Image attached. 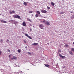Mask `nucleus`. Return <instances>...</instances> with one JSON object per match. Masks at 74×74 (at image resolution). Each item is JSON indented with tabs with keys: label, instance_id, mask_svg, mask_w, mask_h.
<instances>
[{
	"label": "nucleus",
	"instance_id": "27",
	"mask_svg": "<svg viewBox=\"0 0 74 74\" xmlns=\"http://www.w3.org/2000/svg\"><path fill=\"white\" fill-rule=\"evenodd\" d=\"M29 13H32V12H33L32 11H29Z\"/></svg>",
	"mask_w": 74,
	"mask_h": 74
},
{
	"label": "nucleus",
	"instance_id": "37",
	"mask_svg": "<svg viewBox=\"0 0 74 74\" xmlns=\"http://www.w3.org/2000/svg\"><path fill=\"white\" fill-rule=\"evenodd\" d=\"M24 42H25V43H26V41L24 40Z\"/></svg>",
	"mask_w": 74,
	"mask_h": 74
},
{
	"label": "nucleus",
	"instance_id": "15",
	"mask_svg": "<svg viewBox=\"0 0 74 74\" xmlns=\"http://www.w3.org/2000/svg\"><path fill=\"white\" fill-rule=\"evenodd\" d=\"M23 4L24 5H25V6H26V5H27V3L26 2H24Z\"/></svg>",
	"mask_w": 74,
	"mask_h": 74
},
{
	"label": "nucleus",
	"instance_id": "48",
	"mask_svg": "<svg viewBox=\"0 0 74 74\" xmlns=\"http://www.w3.org/2000/svg\"><path fill=\"white\" fill-rule=\"evenodd\" d=\"M41 22H42V21H41Z\"/></svg>",
	"mask_w": 74,
	"mask_h": 74
},
{
	"label": "nucleus",
	"instance_id": "5",
	"mask_svg": "<svg viewBox=\"0 0 74 74\" xmlns=\"http://www.w3.org/2000/svg\"><path fill=\"white\" fill-rule=\"evenodd\" d=\"M39 27L40 29H42V28H41V27H44V25L43 24H40L39 25Z\"/></svg>",
	"mask_w": 74,
	"mask_h": 74
},
{
	"label": "nucleus",
	"instance_id": "34",
	"mask_svg": "<svg viewBox=\"0 0 74 74\" xmlns=\"http://www.w3.org/2000/svg\"><path fill=\"white\" fill-rule=\"evenodd\" d=\"M8 56L10 58H11V55H9Z\"/></svg>",
	"mask_w": 74,
	"mask_h": 74
},
{
	"label": "nucleus",
	"instance_id": "11",
	"mask_svg": "<svg viewBox=\"0 0 74 74\" xmlns=\"http://www.w3.org/2000/svg\"><path fill=\"white\" fill-rule=\"evenodd\" d=\"M23 26H26V23L25 22L23 23Z\"/></svg>",
	"mask_w": 74,
	"mask_h": 74
},
{
	"label": "nucleus",
	"instance_id": "21",
	"mask_svg": "<svg viewBox=\"0 0 74 74\" xmlns=\"http://www.w3.org/2000/svg\"><path fill=\"white\" fill-rule=\"evenodd\" d=\"M35 16H36V17H38V14H36Z\"/></svg>",
	"mask_w": 74,
	"mask_h": 74
},
{
	"label": "nucleus",
	"instance_id": "44",
	"mask_svg": "<svg viewBox=\"0 0 74 74\" xmlns=\"http://www.w3.org/2000/svg\"><path fill=\"white\" fill-rule=\"evenodd\" d=\"M9 22H10V21H9Z\"/></svg>",
	"mask_w": 74,
	"mask_h": 74
},
{
	"label": "nucleus",
	"instance_id": "28",
	"mask_svg": "<svg viewBox=\"0 0 74 74\" xmlns=\"http://www.w3.org/2000/svg\"><path fill=\"white\" fill-rule=\"evenodd\" d=\"M12 13H14H14L15 12L14 10H13L12 11Z\"/></svg>",
	"mask_w": 74,
	"mask_h": 74
},
{
	"label": "nucleus",
	"instance_id": "42",
	"mask_svg": "<svg viewBox=\"0 0 74 74\" xmlns=\"http://www.w3.org/2000/svg\"><path fill=\"white\" fill-rule=\"evenodd\" d=\"M73 17L74 18V15L73 16Z\"/></svg>",
	"mask_w": 74,
	"mask_h": 74
},
{
	"label": "nucleus",
	"instance_id": "31",
	"mask_svg": "<svg viewBox=\"0 0 74 74\" xmlns=\"http://www.w3.org/2000/svg\"><path fill=\"white\" fill-rule=\"evenodd\" d=\"M20 73H21V74H23V73L22 71H21L20 72Z\"/></svg>",
	"mask_w": 74,
	"mask_h": 74
},
{
	"label": "nucleus",
	"instance_id": "9",
	"mask_svg": "<svg viewBox=\"0 0 74 74\" xmlns=\"http://www.w3.org/2000/svg\"><path fill=\"white\" fill-rule=\"evenodd\" d=\"M38 44V43H34L33 44H32V45H37Z\"/></svg>",
	"mask_w": 74,
	"mask_h": 74
},
{
	"label": "nucleus",
	"instance_id": "16",
	"mask_svg": "<svg viewBox=\"0 0 74 74\" xmlns=\"http://www.w3.org/2000/svg\"><path fill=\"white\" fill-rule=\"evenodd\" d=\"M18 22H17V21H15L13 23L15 24V25H16L17 24H18Z\"/></svg>",
	"mask_w": 74,
	"mask_h": 74
},
{
	"label": "nucleus",
	"instance_id": "25",
	"mask_svg": "<svg viewBox=\"0 0 74 74\" xmlns=\"http://www.w3.org/2000/svg\"><path fill=\"white\" fill-rule=\"evenodd\" d=\"M60 14H64V12H62L60 13Z\"/></svg>",
	"mask_w": 74,
	"mask_h": 74
},
{
	"label": "nucleus",
	"instance_id": "23",
	"mask_svg": "<svg viewBox=\"0 0 74 74\" xmlns=\"http://www.w3.org/2000/svg\"><path fill=\"white\" fill-rule=\"evenodd\" d=\"M3 39H1V42L2 43V42H3Z\"/></svg>",
	"mask_w": 74,
	"mask_h": 74
},
{
	"label": "nucleus",
	"instance_id": "45",
	"mask_svg": "<svg viewBox=\"0 0 74 74\" xmlns=\"http://www.w3.org/2000/svg\"><path fill=\"white\" fill-rule=\"evenodd\" d=\"M1 15V14L0 13V15Z\"/></svg>",
	"mask_w": 74,
	"mask_h": 74
},
{
	"label": "nucleus",
	"instance_id": "35",
	"mask_svg": "<svg viewBox=\"0 0 74 74\" xmlns=\"http://www.w3.org/2000/svg\"><path fill=\"white\" fill-rule=\"evenodd\" d=\"M28 53H29V55H31V53H30L29 52H28Z\"/></svg>",
	"mask_w": 74,
	"mask_h": 74
},
{
	"label": "nucleus",
	"instance_id": "4",
	"mask_svg": "<svg viewBox=\"0 0 74 74\" xmlns=\"http://www.w3.org/2000/svg\"><path fill=\"white\" fill-rule=\"evenodd\" d=\"M41 12H42V13H45V14L47 13V11H46V10H41Z\"/></svg>",
	"mask_w": 74,
	"mask_h": 74
},
{
	"label": "nucleus",
	"instance_id": "1",
	"mask_svg": "<svg viewBox=\"0 0 74 74\" xmlns=\"http://www.w3.org/2000/svg\"><path fill=\"white\" fill-rule=\"evenodd\" d=\"M43 23H45L46 25H47L48 26H49V25H50V24H49V22L46 21L45 20H44L43 21H42Z\"/></svg>",
	"mask_w": 74,
	"mask_h": 74
},
{
	"label": "nucleus",
	"instance_id": "38",
	"mask_svg": "<svg viewBox=\"0 0 74 74\" xmlns=\"http://www.w3.org/2000/svg\"><path fill=\"white\" fill-rule=\"evenodd\" d=\"M27 48V46H26L25 47V48H26H26Z\"/></svg>",
	"mask_w": 74,
	"mask_h": 74
},
{
	"label": "nucleus",
	"instance_id": "40",
	"mask_svg": "<svg viewBox=\"0 0 74 74\" xmlns=\"http://www.w3.org/2000/svg\"><path fill=\"white\" fill-rule=\"evenodd\" d=\"M71 12V13H73V12Z\"/></svg>",
	"mask_w": 74,
	"mask_h": 74
},
{
	"label": "nucleus",
	"instance_id": "36",
	"mask_svg": "<svg viewBox=\"0 0 74 74\" xmlns=\"http://www.w3.org/2000/svg\"><path fill=\"white\" fill-rule=\"evenodd\" d=\"M10 14H12V12H11V11L10 12Z\"/></svg>",
	"mask_w": 74,
	"mask_h": 74
},
{
	"label": "nucleus",
	"instance_id": "32",
	"mask_svg": "<svg viewBox=\"0 0 74 74\" xmlns=\"http://www.w3.org/2000/svg\"><path fill=\"white\" fill-rule=\"evenodd\" d=\"M1 53H2V52L0 51V55H1Z\"/></svg>",
	"mask_w": 74,
	"mask_h": 74
},
{
	"label": "nucleus",
	"instance_id": "33",
	"mask_svg": "<svg viewBox=\"0 0 74 74\" xmlns=\"http://www.w3.org/2000/svg\"><path fill=\"white\" fill-rule=\"evenodd\" d=\"M8 52H10V50L9 49H8Z\"/></svg>",
	"mask_w": 74,
	"mask_h": 74
},
{
	"label": "nucleus",
	"instance_id": "13",
	"mask_svg": "<svg viewBox=\"0 0 74 74\" xmlns=\"http://www.w3.org/2000/svg\"><path fill=\"white\" fill-rule=\"evenodd\" d=\"M27 21H29V22H32V21L31 20V19L29 18H27Z\"/></svg>",
	"mask_w": 74,
	"mask_h": 74
},
{
	"label": "nucleus",
	"instance_id": "8",
	"mask_svg": "<svg viewBox=\"0 0 74 74\" xmlns=\"http://www.w3.org/2000/svg\"><path fill=\"white\" fill-rule=\"evenodd\" d=\"M1 22H2V23H7V22L5 21H4L3 20H1Z\"/></svg>",
	"mask_w": 74,
	"mask_h": 74
},
{
	"label": "nucleus",
	"instance_id": "20",
	"mask_svg": "<svg viewBox=\"0 0 74 74\" xmlns=\"http://www.w3.org/2000/svg\"><path fill=\"white\" fill-rule=\"evenodd\" d=\"M47 7L48 10H50L51 9V8L47 6Z\"/></svg>",
	"mask_w": 74,
	"mask_h": 74
},
{
	"label": "nucleus",
	"instance_id": "41",
	"mask_svg": "<svg viewBox=\"0 0 74 74\" xmlns=\"http://www.w3.org/2000/svg\"><path fill=\"white\" fill-rule=\"evenodd\" d=\"M33 15H34L33 14H32V16H33Z\"/></svg>",
	"mask_w": 74,
	"mask_h": 74
},
{
	"label": "nucleus",
	"instance_id": "2",
	"mask_svg": "<svg viewBox=\"0 0 74 74\" xmlns=\"http://www.w3.org/2000/svg\"><path fill=\"white\" fill-rule=\"evenodd\" d=\"M13 18H17L18 19H21V17H20V16L18 15H13Z\"/></svg>",
	"mask_w": 74,
	"mask_h": 74
},
{
	"label": "nucleus",
	"instance_id": "7",
	"mask_svg": "<svg viewBox=\"0 0 74 74\" xmlns=\"http://www.w3.org/2000/svg\"><path fill=\"white\" fill-rule=\"evenodd\" d=\"M17 59L16 57L15 56H13V58H11V60H13V59H14L15 60H16Z\"/></svg>",
	"mask_w": 74,
	"mask_h": 74
},
{
	"label": "nucleus",
	"instance_id": "14",
	"mask_svg": "<svg viewBox=\"0 0 74 74\" xmlns=\"http://www.w3.org/2000/svg\"><path fill=\"white\" fill-rule=\"evenodd\" d=\"M69 53L71 55H73V52H72V51H69Z\"/></svg>",
	"mask_w": 74,
	"mask_h": 74
},
{
	"label": "nucleus",
	"instance_id": "43",
	"mask_svg": "<svg viewBox=\"0 0 74 74\" xmlns=\"http://www.w3.org/2000/svg\"><path fill=\"white\" fill-rule=\"evenodd\" d=\"M63 68H64V66H63Z\"/></svg>",
	"mask_w": 74,
	"mask_h": 74
},
{
	"label": "nucleus",
	"instance_id": "29",
	"mask_svg": "<svg viewBox=\"0 0 74 74\" xmlns=\"http://www.w3.org/2000/svg\"><path fill=\"white\" fill-rule=\"evenodd\" d=\"M65 46L66 47H69V46L68 45H65Z\"/></svg>",
	"mask_w": 74,
	"mask_h": 74
},
{
	"label": "nucleus",
	"instance_id": "26",
	"mask_svg": "<svg viewBox=\"0 0 74 74\" xmlns=\"http://www.w3.org/2000/svg\"><path fill=\"white\" fill-rule=\"evenodd\" d=\"M9 41V40L8 39H7L6 41L8 43Z\"/></svg>",
	"mask_w": 74,
	"mask_h": 74
},
{
	"label": "nucleus",
	"instance_id": "18",
	"mask_svg": "<svg viewBox=\"0 0 74 74\" xmlns=\"http://www.w3.org/2000/svg\"><path fill=\"white\" fill-rule=\"evenodd\" d=\"M45 66L46 67H49V65H47V64H45Z\"/></svg>",
	"mask_w": 74,
	"mask_h": 74
},
{
	"label": "nucleus",
	"instance_id": "10",
	"mask_svg": "<svg viewBox=\"0 0 74 74\" xmlns=\"http://www.w3.org/2000/svg\"><path fill=\"white\" fill-rule=\"evenodd\" d=\"M37 13L39 15V16H41V14H40V11H37Z\"/></svg>",
	"mask_w": 74,
	"mask_h": 74
},
{
	"label": "nucleus",
	"instance_id": "22",
	"mask_svg": "<svg viewBox=\"0 0 74 74\" xmlns=\"http://www.w3.org/2000/svg\"><path fill=\"white\" fill-rule=\"evenodd\" d=\"M58 51L59 52H61V50L60 49H59L58 50Z\"/></svg>",
	"mask_w": 74,
	"mask_h": 74
},
{
	"label": "nucleus",
	"instance_id": "46",
	"mask_svg": "<svg viewBox=\"0 0 74 74\" xmlns=\"http://www.w3.org/2000/svg\"><path fill=\"white\" fill-rule=\"evenodd\" d=\"M33 27H34V26H33Z\"/></svg>",
	"mask_w": 74,
	"mask_h": 74
},
{
	"label": "nucleus",
	"instance_id": "39",
	"mask_svg": "<svg viewBox=\"0 0 74 74\" xmlns=\"http://www.w3.org/2000/svg\"><path fill=\"white\" fill-rule=\"evenodd\" d=\"M30 30L31 31H32V29H30Z\"/></svg>",
	"mask_w": 74,
	"mask_h": 74
},
{
	"label": "nucleus",
	"instance_id": "17",
	"mask_svg": "<svg viewBox=\"0 0 74 74\" xmlns=\"http://www.w3.org/2000/svg\"><path fill=\"white\" fill-rule=\"evenodd\" d=\"M71 51L73 52H74V48H71Z\"/></svg>",
	"mask_w": 74,
	"mask_h": 74
},
{
	"label": "nucleus",
	"instance_id": "3",
	"mask_svg": "<svg viewBox=\"0 0 74 74\" xmlns=\"http://www.w3.org/2000/svg\"><path fill=\"white\" fill-rule=\"evenodd\" d=\"M59 56L60 58H62V59H65L66 58L65 56H62L60 53L59 54Z\"/></svg>",
	"mask_w": 74,
	"mask_h": 74
},
{
	"label": "nucleus",
	"instance_id": "24",
	"mask_svg": "<svg viewBox=\"0 0 74 74\" xmlns=\"http://www.w3.org/2000/svg\"><path fill=\"white\" fill-rule=\"evenodd\" d=\"M18 53H20V52H21V50H18Z\"/></svg>",
	"mask_w": 74,
	"mask_h": 74
},
{
	"label": "nucleus",
	"instance_id": "30",
	"mask_svg": "<svg viewBox=\"0 0 74 74\" xmlns=\"http://www.w3.org/2000/svg\"><path fill=\"white\" fill-rule=\"evenodd\" d=\"M71 19H74V17H73V16H72V17H71Z\"/></svg>",
	"mask_w": 74,
	"mask_h": 74
},
{
	"label": "nucleus",
	"instance_id": "6",
	"mask_svg": "<svg viewBox=\"0 0 74 74\" xmlns=\"http://www.w3.org/2000/svg\"><path fill=\"white\" fill-rule=\"evenodd\" d=\"M25 35V36H27V37L29 38V39H32V37H31L29 36L28 35V34H26Z\"/></svg>",
	"mask_w": 74,
	"mask_h": 74
},
{
	"label": "nucleus",
	"instance_id": "47",
	"mask_svg": "<svg viewBox=\"0 0 74 74\" xmlns=\"http://www.w3.org/2000/svg\"><path fill=\"white\" fill-rule=\"evenodd\" d=\"M18 67H19V66H18Z\"/></svg>",
	"mask_w": 74,
	"mask_h": 74
},
{
	"label": "nucleus",
	"instance_id": "19",
	"mask_svg": "<svg viewBox=\"0 0 74 74\" xmlns=\"http://www.w3.org/2000/svg\"><path fill=\"white\" fill-rule=\"evenodd\" d=\"M10 22L11 23H14V21H13L12 20H11Z\"/></svg>",
	"mask_w": 74,
	"mask_h": 74
},
{
	"label": "nucleus",
	"instance_id": "12",
	"mask_svg": "<svg viewBox=\"0 0 74 74\" xmlns=\"http://www.w3.org/2000/svg\"><path fill=\"white\" fill-rule=\"evenodd\" d=\"M51 4L53 6H54L55 5V3L53 2H52L51 3Z\"/></svg>",
	"mask_w": 74,
	"mask_h": 74
}]
</instances>
